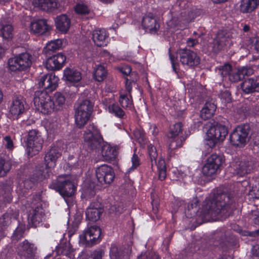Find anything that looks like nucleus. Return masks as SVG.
Instances as JSON below:
<instances>
[{"instance_id": "nucleus-31", "label": "nucleus", "mask_w": 259, "mask_h": 259, "mask_svg": "<svg viewBox=\"0 0 259 259\" xmlns=\"http://www.w3.org/2000/svg\"><path fill=\"white\" fill-rule=\"evenodd\" d=\"M103 212V209L98 203H92L86 210V218L92 222H96Z\"/></svg>"}, {"instance_id": "nucleus-56", "label": "nucleus", "mask_w": 259, "mask_h": 259, "mask_svg": "<svg viewBox=\"0 0 259 259\" xmlns=\"http://www.w3.org/2000/svg\"><path fill=\"white\" fill-rule=\"evenodd\" d=\"M132 166L129 168L125 173V175L128 174L131 171L136 169L140 165V160L137 155L134 154L132 158Z\"/></svg>"}, {"instance_id": "nucleus-19", "label": "nucleus", "mask_w": 259, "mask_h": 259, "mask_svg": "<svg viewBox=\"0 0 259 259\" xmlns=\"http://www.w3.org/2000/svg\"><path fill=\"white\" fill-rule=\"evenodd\" d=\"M143 28L150 33H155L160 28V24L156 17L149 13L145 15L142 19Z\"/></svg>"}, {"instance_id": "nucleus-24", "label": "nucleus", "mask_w": 259, "mask_h": 259, "mask_svg": "<svg viewBox=\"0 0 259 259\" xmlns=\"http://www.w3.org/2000/svg\"><path fill=\"white\" fill-rule=\"evenodd\" d=\"M61 155L60 150L58 147H51L47 152L44 158L46 168L51 170L56 166V161Z\"/></svg>"}, {"instance_id": "nucleus-7", "label": "nucleus", "mask_w": 259, "mask_h": 259, "mask_svg": "<svg viewBox=\"0 0 259 259\" xmlns=\"http://www.w3.org/2000/svg\"><path fill=\"white\" fill-rule=\"evenodd\" d=\"M49 188L59 192L64 198L71 197L76 190L73 183L64 176H60L53 180L49 185Z\"/></svg>"}, {"instance_id": "nucleus-42", "label": "nucleus", "mask_w": 259, "mask_h": 259, "mask_svg": "<svg viewBox=\"0 0 259 259\" xmlns=\"http://www.w3.org/2000/svg\"><path fill=\"white\" fill-rule=\"evenodd\" d=\"M107 75V71L105 67L101 65H98L94 71V78L99 82L102 81L106 78Z\"/></svg>"}, {"instance_id": "nucleus-16", "label": "nucleus", "mask_w": 259, "mask_h": 259, "mask_svg": "<svg viewBox=\"0 0 259 259\" xmlns=\"http://www.w3.org/2000/svg\"><path fill=\"white\" fill-rule=\"evenodd\" d=\"M96 177L100 184H109L113 182L115 174L111 166L103 164L96 168Z\"/></svg>"}, {"instance_id": "nucleus-8", "label": "nucleus", "mask_w": 259, "mask_h": 259, "mask_svg": "<svg viewBox=\"0 0 259 259\" xmlns=\"http://www.w3.org/2000/svg\"><path fill=\"white\" fill-rule=\"evenodd\" d=\"M43 144L44 140L38 130L32 129L28 131L26 146L29 156L32 157L37 154L42 149Z\"/></svg>"}, {"instance_id": "nucleus-9", "label": "nucleus", "mask_w": 259, "mask_h": 259, "mask_svg": "<svg viewBox=\"0 0 259 259\" xmlns=\"http://www.w3.org/2000/svg\"><path fill=\"white\" fill-rule=\"evenodd\" d=\"M256 159L251 156L242 158L233 165V174L239 177H243L250 174L257 167Z\"/></svg>"}, {"instance_id": "nucleus-14", "label": "nucleus", "mask_w": 259, "mask_h": 259, "mask_svg": "<svg viewBox=\"0 0 259 259\" xmlns=\"http://www.w3.org/2000/svg\"><path fill=\"white\" fill-rule=\"evenodd\" d=\"M223 162V157L216 154H211L207 159L206 163L202 169L203 174L206 176H211L220 169Z\"/></svg>"}, {"instance_id": "nucleus-34", "label": "nucleus", "mask_w": 259, "mask_h": 259, "mask_svg": "<svg viewBox=\"0 0 259 259\" xmlns=\"http://www.w3.org/2000/svg\"><path fill=\"white\" fill-rule=\"evenodd\" d=\"M55 24L59 31L66 33L70 27L71 21L66 15L62 14L56 17Z\"/></svg>"}, {"instance_id": "nucleus-48", "label": "nucleus", "mask_w": 259, "mask_h": 259, "mask_svg": "<svg viewBox=\"0 0 259 259\" xmlns=\"http://www.w3.org/2000/svg\"><path fill=\"white\" fill-rule=\"evenodd\" d=\"M108 108L110 113L118 118H121L125 115L124 111L117 104L113 103L109 105Z\"/></svg>"}, {"instance_id": "nucleus-32", "label": "nucleus", "mask_w": 259, "mask_h": 259, "mask_svg": "<svg viewBox=\"0 0 259 259\" xmlns=\"http://www.w3.org/2000/svg\"><path fill=\"white\" fill-rule=\"evenodd\" d=\"M19 213L16 210L8 209L0 218V229L5 230L12 223V220H16L18 219Z\"/></svg>"}, {"instance_id": "nucleus-44", "label": "nucleus", "mask_w": 259, "mask_h": 259, "mask_svg": "<svg viewBox=\"0 0 259 259\" xmlns=\"http://www.w3.org/2000/svg\"><path fill=\"white\" fill-rule=\"evenodd\" d=\"M62 45V40L60 39L51 41L48 43L45 47V52L47 54H50L61 48Z\"/></svg>"}, {"instance_id": "nucleus-58", "label": "nucleus", "mask_w": 259, "mask_h": 259, "mask_svg": "<svg viewBox=\"0 0 259 259\" xmlns=\"http://www.w3.org/2000/svg\"><path fill=\"white\" fill-rule=\"evenodd\" d=\"M4 140L6 142L5 144L6 148L12 150L13 147V142L11 139V138L9 136H7L4 138Z\"/></svg>"}, {"instance_id": "nucleus-3", "label": "nucleus", "mask_w": 259, "mask_h": 259, "mask_svg": "<svg viewBox=\"0 0 259 259\" xmlns=\"http://www.w3.org/2000/svg\"><path fill=\"white\" fill-rule=\"evenodd\" d=\"M33 103L36 109L44 114H50L57 112L52 98L46 91H36L33 97Z\"/></svg>"}, {"instance_id": "nucleus-1", "label": "nucleus", "mask_w": 259, "mask_h": 259, "mask_svg": "<svg viewBox=\"0 0 259 259\" xmlns=\"http://www.w3.org/2000/svg\"><path fill=\"white\" fill-rule=\"evenodd\" d=\"M234 200L232 194L218 189L213 192L212 196L206 199L202 206L200 215L204 219L220 215L227 217L233 209Z\"/></svg>"}, {"instance_id": "nucleus-18", "label": "nucleus", "mask_w": 259, "mask_h": 259, "mask_svg": "<svg viewBox=\"0 0 259 259\" xmlns=\"http://www.w3.org/2000/svg\"><path fill=\"white\" fill-rule=\"evenodd\" d=\"M37 247L34 244L25 240L17 248L18 255L21 259H35Z\"/></svg>"}, {"instance_id": "nucleus-27", "label": "nucleus", "mask_w": 259, "mask_h": 259, "mask_svg": "<svg viewBox=\"0 0 259 259\" xmlns=\"http://www.w3.org/2000/svg\"><path fill=\"white\" fill-rule=\"evenodd\" d=\"M240 88L245 94H251L259 90V76L244 80L241 84Z\"/></svg>"}, {"instance_id": "nucleus-38", "label": "nucleus", "mask_w": 259, "mask_h": 259, "mask_svg": "<svg viewBox=\"0 0 259 259\" xmlns=\"http://www.w3.org/2000/svg\"><path fill=\"white\" fill-rule=\"evenodd\" d=\"M12 160L6 155L0 156V177H4L10 170Z\"/></svg>"}, {"instance_id": "nucleus-30", "label": "nucleus", "mask_w": 259, "mask_h": 259, "mask_svg": "<svg viewBox=\"0 0 259 259\" xmlns=\"http://www.w3.org/2000/svg\"><path fill=\"white\" fill-rule=\"evenodd\" d=\"M228 41V37L224 32H219L213 39L212 43L210 44L211 51L214 53H218L227 45Z\"/></svg>"}, {"instance_id": "nucleus-41", "label": "nucleus", "mask_w": 259, "mask_h": 259, "mask_svg": "<svg viewBox=\"0 0 259 259\" xmlns=\"http://www.w3.org/2000/svg\"><path fill=\"white\" fill-rule=\"evenodd\" d=\"M102 155L106 161H111L115 159L117 152L115 148L110 146H105L102 149Z\"/></svg>"}, {"instance_id": "nucleus-2", "label": "nucleus", "mask_w": 259, "mask_h": 259, "mask_svg": "<svg viewBox=\"0 0 259 259\" xmlns=\"http://www.w3.org/2000/svg\"><path fill=\"white\" fill-rule=\"evenodd\" d=\"M94 103L85 99L78 103L75 109V122L76 126L82 128L89 120L93 111Z\"/></svg>"}, {"instance_id": "nucleus-5", "label": "nucleus", "mask_w": 259, "mask_h": 259, "mask_svg": "<svg viewBox=\"0 0 259 259\" xmlns=\"http://www.w3.org/2000/svg\"><path fill=\"white\" fill-rule=\"evenodd\" d=\"M83 141L84 146L92 151L102 147L103 139L97 127L93 124H90L84 132Z\"/></svg>"}, {"instance_id": "nucleus-26", "label": "nucleus", "mask_w": 259, "mask_h": 259, "mask_svg": "<svg viewBox=\"0 0 259 259\" xmlns=\"http://www.w3.org/2000/svg\"><path fill=\"white\" fill-rule=\"evenodd\" d=\"M25 101L21 96L15 97L10 105L9 112L14 117L18 119L19 116L22 114L25 110Z\"/></svg>"}, {"instance_id": "nucleus-6", "label": "nucleus", "mask_w": 259, "mask_h": 259, "mask_svg": "<svg viewBox=\"0 0 259 259\" xmlns=\"http://www.w3.org/2000/svg\"><path fill=\"white\" fill-rule=\"evenodd\" d=\"M228 134L225 125L217 123L209 127L206 133V145L210 148H214L220 142H223Z\"/></svg>"}, {"instance_id": "nucleus-23", "label": "nucleus", "mask_w": 259, "mask_h": 259, "mask_svg": "<svg viewBox=\"0 0 259 259\" xmlns=\"http://www.w3.org/2000/svg\"><path fill=\"white\" fill-rule=\"evenodd\" d=\"M66 59V56L63 53H58L47 59L46 67L49 70H59L63 67Z\"/></svg>"}, {"instance_id": "nucleus-35", "label": "nucleus", "mask_w": 259, "mask_h": 259, "mask_svg": "<svg viewBox=\"0 0 259 259\" xmlns=\"http://www.w3.org/2000/svg\"><path fill=\"white\" fill-rule=\"evenodd\" d=\"M56 254L58 255H62L71 257L72 253L73 251L72 245L69 242H60L55 248Z\"/></svg>"}, {"instance_id": "nucleus-33", "label": "nucleus", "mask_w": 259, "mask_h": 259, "mask_svg": "<svg viewBox=\"0 0 259 259\" xmlns=\"http://www.w3.org/2000/svg\"><path fill=\"white\" fill-rule=\"evenodd\" d=\"M108 36L104 29H97L92 33V38L95 45L99 47H104L107 45Z\"/></svg>"}, {"instance_id": "nucleus-49", "label": "nucleus", "mask_w": 259, "mask_h": 259, "mask_svg": "<svg viewBox=\"0 0 259 259\" xmlns=\"http://www.w3.org/2000/svg\"><path fill=\"white\" fill-rule=\"evenodd\" d=\"M218 73L223 77H227L233 69L232 66L229 63H225L223 65L218 67L216 69Z\"/></svg>"}, {"instance_id": "nucleus-13", "label": "nucleus", "mask_w": 259, "mask_h": 259, "mask_svg": "<svg viewBox=\"0 0 259 259\" xmlns=\"http://www.w3.org/2000/svg\"><path fill=\"white\" fill-rule=\"evenodd\" d=\"M101 229L96 226H88L83 236H80V241L85 245H93L100 242L102 238Z\"/></svg>"}, {"instance_id": "nucleus-50", "label": "nucleus", "mask_w": 259, "mask_h": 259, "mask_svg": "<svg viewBox=\"0 0 259 259\" xmlns=\"http://www.w3.org/2000/svg\"><path fill=\"white\" fill-rule=\"evenodd\" d=\"M248 196L250 200H259V179L256 184L252 186L248 193Z\"/></svg>"}, {"instance_id": "nucleus-51", "label": "nucleus", "mask_w": 259, "mask_h": 259, "mask_svg": "<svg viewBox=\"0 0 259 259\" xmlns=\"http://www.w3.org/2000/svg\"><path fill=\"white\" fill-rule=\"evenodd\" d=\"M199 202L197 198H195L188 204V211H191L190 213L191 217L198 211L197 206H198Z\"/></svg>"}, {"instance_id": "nucleus-28", "label": "nucleus", "mask_w": 259, "mask_h": 259, "mask_svg": "<svg viewBox=\"0 0 259 259\" xmlns=\"http://www.w3.org/2000/svg\"><path fill=\"white\" fill-rule=\"evenodd\" d=\"M63 79L68 83L75 85L82 79L81 72L74 68H66L63 71Z\"/></svg>"}, {"instance_id": "nucleus-62", "label": "nucleus", "mask_w": 259, "mask_h": 259, "mask_svg": "<svg viewBox=\"0 0 259 259\" xmlns=\"http://www.w3.org/2000/svg\"><path fill=\"white\" fill-rule=\"evenodd\" d=\"M132 83H135V82L134 80H130L128 78L126 79V83H125V89L127 91L128 94H129V96L131 98V92L132 90Z\"/></svg>"}, {"instance_id": "nucleus-17", "label": "nucleus", "mask_w": 259, "mask_h": 259, "mask_svg": "<svg viewBox=\"0 0 259 259\" xmlns=\"http://www.w3.org/2000/svg\"><path fill=\"white\" fill-rule=\"evenodd\" d=\"M37 200L32 202L33 206L32 211L28 215V221L30 224L33 227H37L41 223L42 218L44 217V210L39 198L37 196Z\"/></svg>"}, {"instance_id": "nucleus-60", "label": "nucleus", "mask_w": 259, "mask_h": 259, "mask_svg": "<svg viewBox=\"0 0 259 259\" xmlns=\"http://www.w3.org/2000/svg\"><path fill=\"white\" fill-rule=\"evenodd\" d=\"M253 259H259V245H254L251 250Z\"/></svg>"}, {"instance_id": "nucleus-59", "label": "nucleus", "mask_w": 259, "mask_h": 259, "mask_svg": "<svg viewBox=\"0 0 259 259\" xmlns=\"http://www.w3.org/2000/svg\"><path fill=\"white\" fill-rule=\"evenodd\" d=\"M231 93L229 91L226 90L221 94V98L225 100V102H229L231 101Z\"/></svg>"}, {"instance_id": "nucleus-63", "label": "nucleus", "mask_w": 259, "mask_h": 259, "mask_svg": "<svg viewBox=\"0 0 259 259\" xmlns=\"http://www.w3.org/2000/svg\"><path fill=\"white\" fill-rule=\"evenodd\" d=\"M23 183L24 187L27 189H31L35 184V183H32L30 177L28 179H26L24 181Z\"/></svg>"}, {"instance_id": "nucleus-12", "label": "nucleus", "mask_w": 259, "mask_h": 259, "mask_svg": "<svg viewBox=\"0 0 259 259\" xmlns=\"http://www.w3.org/2000/svg\"><path fill=\"white\" fill-rule=\"evenodd\" d=\"M147 149L150 159L151 168L153 170L154 165H156L158 174V179L161 181H163L166 177V167L164 159L160 157L157 163L158 153L156 148L152 144H150L148 146Z\"/></svg>"}, {"instance_id": "nucleus-52", "label": "nucleus", "mask_w": 259, "mask_h": 259, "mask_svg": "<svg viewBox=\"0 0 259 259\" xmlns=\"http://www.w3.org/2000/svg\"><path fill=\"white\" fill-rule=\"evenodd\" d=\"M249 221L256 225H259V208L251 210L248 214Z\"/></svg>"}, {"instance_id": "nucleus-57", "label": "nucleus", "mask_w": 259, "mask_h": 259, "mask_svg": "<svg viewBox=\"0 0 259 259\" xmlns=\"http://www.w3.org/2000/svg\"><path fill=\"white\" fill-rule=\"evenodd\" d=\"M135 137L140 143H145L146 139L144 133L139 129H136L134 131Z\"/></svg>"}, {"instance_id": "nucleus-64", "label": "nucleus", "mask_w": 259, "mask_h": 259, "mask_svg": "<svg viewBox=\"0 0 259 259\" xmlns=\"http://www.w3.org/2000/svg\"><path fill=\"white\" fill-rule=\"evenodd\" d=\"M187 44L190 47H193L198 44V41L196 39L189 38L187 40Z\"/></svg>"}, {"instance_id": "nucleus-55", "label": "nucleus", "mask_w": 259, "mask_h": 259, "mask_svg": "<svg viewBox=\"0 0 259 259\" xmlns=\"http://www.w3.org/2000/svg\"><path fill=\"white\" fill-rule=\"evenodd\" d=\"M76 13L80 15H85L90 13V10L88 7L84 5L78 4L75 7Z\"/></svg>"}, {"instance_id": "nucleus-37", "label": "nucleus", "mask_w": 259, "mask_h": 259, "mask_svg": "<svg viewBox=\"0 0 259 259\" xmlns=\"http://www.w3.org/2000/svg\"><path fill=\"white\" fill-rule=\"evenodd\" d=\"M51 171L49 169L46 168L45 169H36L34 173L30 176L32 183L36 184L44 179H48L50 176Z\"/></svg>"}, {"instance_id": "nucleus-46", "label": "nucleus", "mask_w": 259, "mask_h": 259, "mask_svg": "<svg viewBox=\"0 0 259 259\" xmlns=\"http://www.w3.org/2000/svg\"><path fill=\"white\" fill-rule=\"evenodd\" d=\"M25 226L23 224H19L14 232L11 237L12 240L13 242H17L24 236L25 231Z\"/></svg>"}, {"instance_id": "nucleus-22", "label": "nucleus", "mask_w": 259, "mask_h": 259, "mask_svg": "<svg viewBox=\"0 0 259 259\" xmlns=\"http://www.w3.org/2000/svg\"><path fill=\"white\" fill-rule=\"evenodd\" d=\"M253 73V69L247 66L233 68L228 76V79L232 82H237L243 79L245 75L250 76Z\"/></svg>"}, {"instance_id": "nucleus-36", "label": "nucleus", "mask_w": 259, "mask_h": 259, "mask_svg": "<svg viewBox=\"0 0 259 259\" xmlns=\"http://www.w3.org/2000/svg\"><path fill=\"white\" fill-rule=\"evenodd\" d=\"M217 106L214 103L206 102L200 111V117L203 120L210 119L214 114Z\"/></svg>"}, {"instance_id": "nucleus-20", "label": "nucleus", "mask_w": 259, "mask_h": 259, "mask_svg": "<svg viewBox=\"0 0 259 259\" xmlns=\"http://www.w3.org/2000/svg\"><path fill=\"white\" fill-rule=\"evenodd\" d=\"M12 188L13 183L11 181L3 182L0 185V202L5 207L12 201Z\"/></svg>"}, {"instance_id": "nucleus-15", "label": "nucleus", "mask_w": 259, "mask_h": 259, "mask_svg": "<svg viewBox=\"0 0 259 259\" xmlns=\"http://www.w3.org/2000/svg\"><path fill=\"white\" fill-rule=\"evenodd\" d=\"M180 61L183 65L191 67L199 64L200 59L195 52L184 48L180 49L178 52Z\"/></svg>"}, {"instance_id": "nucleus-25", "label": "nucleus", "mask_w": 259, "mask_h": 259, "mask_svg": "<svg viewBox=\"0 0 259 259\" xmlns=\"http://www.w3.org/2000/svg\"><path fill=\"white\" fill-rule=\"evenodd\" d=\"M58 80V78L55 74H46L39 79L38 85L39 88L52 92L56 88Z\"/></svg>"}, {"instance_id": "nucleus-10", "label": "nucleus", "mask_w": 259, "mask_h": 259, "mask_svg": "<svg viewBox=\"0 0 259 259\" xmlns=\"http://www.w3.org/2000/svg\"><path fill=\"white\" fill-rule=\"evenodd\" d=\"M31 60L32 56L29 53H22L9 59L8 66L12 71H24L31 66Z\"/></svg>"}, {"instance_id": "nucleus-43", "label": "nucleus", "mask_w": 259, "mask_h": 259, "mask_svg": "<svg viewBox=\"0 0 259 259\" xmlns=\"http://www.w3.org/2000/svg\"><path fill=\"white\" fill-rule=\"evenodd\" d=\"M52 101L55 104L56 110L59 111L64 104L66 98L65 96L60 92H56L52 98Z\"/></svg>"}, {"instance_id": "nucleus-54", "label": "nucleus", "mask_w": 259, "mask_h": 259, "mask_svg": "<svg viewBox=\"0 0 259 259\" xmlns=\"http://www.w3.org/2000/svg\"><path fill=\"white\" fill-rule=\"evenodd\" d=\"M138 259H160V258L159 255L155 252L147 251L138 256Z\"/></svg>"}, {"instance_id": "nucleus-21", "label": "nucleus", "mask_w": 259, "mask_h": 259, "mask_svg": "<svg viewBox=\"0 0 259 259\" xmlns=\"http://www.w3.org/2000/svg\"><path fill=\"white\" fill-rule=\"evenodd\" d=\"M32 4L34 7L47 13L57 11L60 6L57 0H33Z\"/></svg>"}, {"instance_id": "nucleus-40", "label": "nucleus", "mask_w": 259, "mask_h": 259, "mask_svg": "<svg viewBox=\"0 0 259 259\" xmlns=\"http://www.w3.org/2000/svg\"><path fill=\"white\" fill-rule=\"evenodd\" d=\"M259 5V0L243 1L240 5L243 13H249L254 10Z\"/></svg>"}, {"instance_id": "nucleus-4", "label": "nucleus", "mask_w": 259, "mask_h": 259, "mask_svg": "<svg viewBox=\"0 0 259 259\" xmlns=\"http://www.w3.org/2000/svg\"><path fill=\"white\" fill-rule=\"evenodd\" d=\"M183 124L181 122L174 124L170 128L167 134L168 143V152L170 156L174 155L173 151L182 146L185 138L181 135L182 134Z\"/></svg>"}, {"instance_id": "nucleus-39", "label": "nucleus", "mask_w": 259, "mask_h": 259, "mask_svg": "<svg viewBox=\"0 0 259 259\" xmlns=\"http://www.w3.org/2000/svg\"><path fill=\"white\" fill-rule=\"evenodd\" d=\"M13 27L5 20L0 22V35L5 39L11 38L13 36Z\"/></svg>"}, {"instance_id": "nucleus-45", "label": "nucleus", "mask_w": 259, "mask_h": 259, "mask_svg": "<svg viewBox=\"0 0 259 259\" xmlns=\"http://www.w3.org/2000/svg\"><path fill=\"white\" fill-rule=\"evenodd\" d=\"M120 105L124 109H131L133 107L132 97L129 94H120L119 99Z\"/></svg>"}, {"instance_id": "nucleus-11", "label": "nucleus", "mask_w": 259, "mask_h": 259, "mask_svg": "<svg viewBox=\"0 0 259 259\" xmlns=\"http://www.w3.org/2000/svg\"><path fill=\"white\" fill-rule=\"evenodd\" d=\"M249 131L250 126L248 124L238 126L230 135V142L234 146H244L248 141Z\"/></svg>"}, {"instance_id": "nucleus-61", "label": "nucleus", "mask_w": 259, "mask_h": 259, "mask_svg": "<svg viewBox=\"0 0 259 259\" xmlns=\"http://www.w3.org/2000/svg\"><path fill=\"white\" fill-rule=\"evenodd\" d=\"M104 251L101 250H95L92 254L93 259H102Z\"/></svg>"}, {"instance_id": "nucleus-53", "label": "nucleus", "mask_w": 259, "mask_h": 259, "mask_svg": "<svg viewBox=\"0 0 259 259\" xmlns=\"http://www.w3.org/2000/svg\"><path fill=\"white\" fill-rule=\"evenodd\" d=\"M122 254L121 250L116 244H112L110 250V256L112 259H118Z\"/></svg>"}, {"instance_id": "nucleus-47", "label": "nucleus", "mask_w": 259, "mask_h": 259, "mask_svg": "<svg viewBox=\"0 0 259 259\" xmlns=\"http://www.w3.org/2000/svg\"><path fill=\"white\" fill-rule=\"evenodd\" d=\"M97 186L95 183L89 181L85 184L84 193L86 196L91 198L94 196L96 193Z\"/></svg>"}, {"instance_id": "nucleus-29", "label": "nucleus", "mask_w": 259, "mask_h": 259, "mask_svg": "<svg viewBox=\"0 0 259 259\" xmlns=\"http://www.w3.org/2000/svg\"><path fill=\"white\" fill-rule=\"evenodd\" d=\"M51 29L46 19H38L31 22L30 30L34 34L43 35L48 32Z\"/></svg>"}]
</instances>
